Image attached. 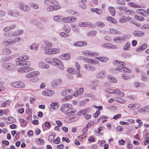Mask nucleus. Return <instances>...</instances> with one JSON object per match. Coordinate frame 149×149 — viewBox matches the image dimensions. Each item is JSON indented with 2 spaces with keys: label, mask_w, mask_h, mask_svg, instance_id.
Instances as JSON below:
<instances>
[{
  "label": "nucleus",
  "mask_w": 149,
  "mask_h": 149,
  "mask_svg": "<svg viewBox=\"0 0 149 149\" xmlns=\"http://www.w3.org/2000/svg\"><path fill=\"white\" fill-rule=\"evenodd\" d=\"M108 79L114 83H116L117 82L116 79L112 75H109L108 77Z\"/></svg>",
  "instance_id": "obj_34"
},
{
  "label": "nucleus",
  "mask_w": 149,
  "mask_h": 149,
  "mask_svg": "<svg viewBox=\"0 0 149 149\" xmlns=\"http://www.w3.org/2000/svg\"><path fill=\"white\" fill-rule=\"evenodd\" d=\"M60 35L61 36L64 37H67L69 36V34L63 32L60 33Z\"/></svg>",
  "instance_id": "obj_54"
},
{
  "label": "nucleus",
  "mask_w": 149,
  "mask_h": 149,
  "mask_svg": "<svg viewBox=\"0 0 149 149\" xmlns=\"http://www.w3.org/2000/svg\"><path fill=\"white\" fill-rule=\"evenodd\" d=\"M54 93V91L53 90H46L42 91V94L45 96H49L52 95Z\"/></svg>",
  "instance_id": "obj_11"
},
{
  "label": "nucleus",
  "mask_w": 149,
  "mask_h": 149,
  "mask_svg": "<svg viewBox=\"0 0 149 149\" xmlns=\"http://www.w3.org/2000/svg\"><path fill=\"white\" fill-rule=\"evenodd\" d=\"M53 61L54 64L59 69L63 70L64 69V66L61 62L58 60L56 58H54L53 59Z\"/></svg>",
  "instance_id": "obj_2"
},
{
  "label": "nucleus",
  "mask_w": 149,
  "mask_h": 149,
  "mask_svg": "<svg viewBox=\"0 0 149 149\" xmlns=\"http://www.w3.org/2000/svg\"><path fill=\"white\" fill-rule=\"evenodd\" d=\"M121 116V115L120 114H117L115 116H114L113 117V118L114 119L116 120L118 118H120Z\"/></svg>",
  "instance_id": "obj_62"
},
{
  "label": "nucleus",
  "mask_w": 149,
  "mask_h": 149,
  "mask_svg": "<svg viewBox=\"0 0 149 149\" xmlns=\"http://www.w3.org/2000/svg\"><path fill=\"white\" fill-rule=\"evenodd\" d=\"M116 129L117 130L118 132H121L123 130V128L121 126H118L116 128Z\"/></svg>",
  "instance_id": "obj_63"
},
{
  "label": "nucleus",
  "mask_w": 149,
  "mask_h": 149,
  "mask_svg": "<svg viewBox=\"0 0 149 149\" xmlns=\"http://www.w3.org/2000/svg\"><path fill=\"white\" fill-rule=\"evenodd\" d=\"M105 73L104 71L102 70L97 73V77L99 78H103L104 77Z\"/></svg>",
  "instance_id": "obj_21"
},
{
  "label": "nucleus",
  "mask_w": 149,
  "mask_h": 149,
  "mask_svg": "<svg viewBox=\"0 0 149 149\" xmlns=\"http://www.w3.org/2000/svg\"><path fill=\"white\" fill-rule=\"evenodd\" d=\"M39 74L38 71H33L27 73L25 75V77L27 78H29L38 76Z\"/></svg>",
  "instance_id": "obj_9"
},
{
  "label": "nucleus",
  "mask_w": 149,
  "mask_h": 149,
  "mask_svg": "<svg viewBox=\"0 0 149 149\" xmlns=\"http://www.w3.org/2000/svg\"><path fill=\"white\" fill-rule=\"evenodd\" d=\"M15 42L11 39H9L7 40H5L3 42V43L5 45H10L14 44Z\"/></svg>",
  "instance_id": "obj_20"
},
{
  "label": "nucleus",
  "mask_w": 149,
  "mask_h": 149,
  "mask_svg": "<svg viewBox=\"0 0 149 149\" xmlns=\"http://www.w3.org/2000/svg\"><path fill=\"white\" fill-rule=\"evenodd\" d=\"M82 54L87 56H90L94 54V52H90L88 51H84L82 52Z\"/></svg>",
  "instance_id": "obj_24"
},
{
  "label": "nucleus",
  "mask_w": 149,
  "mask_h": 149,
  "mask_svg": "<svg viewBox=\"0 0 149 149\" xmlns=\"http://www.w3.org/2000/svg\"><path fill=\"white\" fill-rule=\"evenodd\" d=\"M11 53V50L8 48H5L3 50V54L7 55L10 54Z\"/></svg>",
  "instance_id": "obj_36"
},
{
  "label": "nucleus",
  "mask_w": 149,
  "mask_h": 149,
  "mask_svg": "<svg viewBox=\"0 0 149 149\" xmlns=\"http://www.w3.org/2000/svg\"><path fill=\"white\" fill-rule=\"evenodd\" d=\"M52 45L51 43L48 41H45L44 42V44L42 46V47L44 48V50H48L49 49V47H51Z\"/></svg>",
  "instance_id": "obj_10"
},
{
  "label": "nucleus",
  "mask_w": 149,
  "mask_h": 149,
  "mask_svg": "<svg viewBox=\"0 0 149 149\" xmlns=\"http://www.w3.org/2000/svg\"><path fill=\"white\" fill-rule=\"evenodd\" d=\"M96 25L98 26H100L101 27H103L104 26V24L102 22H98L96 23Z\"/></svg>",
  "instance_id": "obj_52"
},
{
  "label": "nucleus",
  "mask_w": 149,
  "mask_h": 149,
  "mask_svg": "<svg viewBox=\"0 0 149 149\" xmlns=\"http://www.w3.org/2000/svg\"><path fill=\"white\" fill-rule=\"evenodd\" d=\"M29 57L26 55L21 56L17 58L16 60H19L23 62V61L29 59Z\"/></svg>",
  "instance_id": "obj_18"
},
{
  "label": "nucleus",
  "mask_w": 149,
  "mask_h": 149,
  "mask_svg": "<svg viewBox=\"0 0 149 149\" xmlns=\"http://www.w3.org/2000/svg\"><path fill=\"white\" fill-rule=\"evenodd\" d=\"M67 71L69 73L73 74H75L77 71L76 70L72 68H70L67 70Z\"/></svg>",
  "instance_id": "obj_39"
},
{
  "label": "nucleus",
  "mask_w": 149,
  "mask_h": 149,
  "mask_svg": "<svg viewBox=\"0 0 149 149\" xmlns=\"http://www.w3.org/2000/svg\"><path fill=\"white\" fill-rule=\"evenodd\" d=\"M86 113V111L84 110H83L79 111L77 113L78 115L79 116H81L83 115H84Z\"/></svg>",
  "instance_id": "obj_49"
},
{
  "label": "nucleus",
  "mask_w": 149,
  "mask_h": 149,
  "mask_svg": "<svg viewBox=\"0 0 149 149\" xmlns=\"http://www.w3.org/2000/svg\"><path fill=\"white\" fill-rule=\"evenodd\" d=\"M113 41L116 42L121 43L123 42L122 37H115L113 39Z\"/></svg>",
  "instance_id": "obj_30"
},
{
  "label": "nucleus",
  "mask_w": 149,
  "mask_h": 149,
  "mask_svg": "<svg viewBox=\"0 0 149 149\" xmlns=\"http://www.w3.org/2000/svg\"><path fill=\"white\" fill-rule=\"evenodd\" d=\"M85 68L88 70L90 71H94L95 70V68L92 65L87 64L85 65Z\"/></svg>",
  "instance_id": "obj_26"
},
{
  "label": "nucleus",
  "mask_w": 149,
  "mask_h": 149,
  "mask_svg": "<svg viewBox=\"0 0 149 149\" xmlns=\"http://www.w3.org/2000/svg\"><path fill=\"white\" fill-rule=\"evenodd\" d=\"M2 67L6 69L13 70L15 68V65L10 63H5L2 64Z\"/></svg>",
  "instance_id": "obj_3"
},
{
  "label": "nucleus",
  "mask_w": 149,
  "mask_h": 149,
  "mask_svg": "<svg viewBox=\"0 0 149 149\" xmlns=\"http://www.w3.org/2000/svg\"><path fill=\"white\" fill-rule=\"evenodd\" d=\"M95 12L96 13L98 14H100L102 13V10L99 8H95Z\"/></svg>",
  "instance_id": "obj_50"
},
{
  "label": "nucleus",
  "mask_w": 149,
  "mask_h": 149,
  "mask_svg": "<svg viewBox=\"0 0 149 149\" xmlns=\"http://www.w3.org/2000/svg\"><path fill=\"white\" fill-rule=\"evenodd\" d=\"M131 19V18L129 17H123L120 19L119 22L121 23H124L128 22Z\"/></svg>",
  "instance_id": "obj_22"
},
{
  "label": "nucleus",
  "mask_w": 149,
  "mask_h": 149,
  "mask_svg": "<svg viewBox=\"0 0 149 149\" xmlns=\"http://www.w3.org/2000/svg\"><path fill=\"white\" fill-rule=\"evenodd\" d=\"M6 119L8 120V121L6 122V123L8 124L13 123L15 120V118L12 117H9Z\"/></svg>",
  "instance_id": "obj_25"
},
{
  "label": "nucleus",
  "mask_w": 149,
  "mask_h": 149,
  "mask_svg": "<svg viewBox=\"0 0 149 149\" xmlns=\"http://www.w3.org/2000/svg\"><path fill=\"white\" fill-rule=\"evenodd\" d=\"M109 9L112 16H114L115 15L116 10L112 6H110L109 7Z\"/></svg>",
  "instance_id": "obj_31"
},
{
  "label": "nucleus",
  "mask_w": 149,
  "mask_h": 149,
  "mask_svg": "<svg viewBox=\"0 0 149 149\" xmlns=\"http://www.w3.org/2000/svg\"><path fill=\"white\" fill-rule=\"evenodd\" d=\"M50 6L53 7L55 8L56 10L60 9L61 7V6H59L58 2L55 0H53Z\"/></svg>",
  "instance_id": "obj_14"
},
{
  "label": "nucleus",
  "mask_w": 149,
  "mask_h": 149,
  "mask_svg": "<svg viewBox=\"0 0 149 149\" xmlns=\"http://www.w3.org/2000/svg\"><path fill=\"white\" fill-rule=\"evenodd\" d=\"M76 112V111L74 109H72L71 110L68 109L65 111L64 112V113L68 115H70Z\"/></svg>",
  "instance_id": "obj_16"
},
{
  "label": "nucleus",
  "mask_w": 149,
  "mask_h": 149,
  "mask_svg": "<svg viewBox=\"0 0 149 149\" xmlns=\"http://www.w3.org/2000/svg\"><path fill=\"white\" fill-rule=\"evenodd\" d=\"M29 6L31 8L34 9H37L38 7V5L37 4L35 3H30Z\"/></svg>",
  "instance_id": "obj_46"
},
{
  "label": "nucleus",
  "mask_w": 149,
  "mask_h": 149,
  "mask_svg": "<svg viewBox=\"0 0 149 149\" xmlns=\"http://www.w3.org/2000/svg\"><path fill=\"white\" fill-rule=\"evenodd\" d=\"M64 29L67 33H70V27L68 25H65Z\"/></svg>",
  "instance_id": "obj_45"
},
{
  "label": "nucleus",
  "mask_w": 149,
  "mask_h": 149,
  "mask_svg": "<svg viewBox=\"0 0 149 149\" xmlns=\"http://www.w3.org/2000/svg\"><path fill=\"white\" fill-rule=\"evenodd\" d=\"M134 17L136 20L140 21H143L144 20V17L141 16H139L138 15H136Z\"/></svg>",
  "instance_id": "obj_38"
},
{
  "label": "nucleus",
  "mask_w": 149,
  "mask_h": 149,
  "mask_svg": "<svg viewBox=\"0 0 149 149\" xmlns=\"http://www.w3.org/2000/svg\"><path fill=\"white\" fill-rule=\"evenodd\" d=\"M8 13L9 15L15 17H17L19 15V12L16 10H10L8 11Z\"/></svg>",
  "instance_id": "obj_12"
},
{
  "label": "nucleus",
  "mask_w": 149,
  "mask_h": 149,
  "mask_svg": "<svg viewBox=\"0 0 149 149\" xmlns=\"http://www.w3.org/2000/svg\"><path fill=\"white\" fill-rule=\"evenodd\" d=\"M140 105L138 103L131 104L128 105V107L129 108L133 109H138L140 108Z\"/></svg>",
  "instance_id": "obj_15"
},
{
  "label": "nucleus",
  "mask_w": 149,
  "mask_h": 149,
  "mask_svg": "<svg viewBox=\"0 0 149 149\" xmlns=\"http://www.w3.org/2000/svg\"><path fill=\"white\" fill-rule=\"evenodd\" d=\"M21 126L23 127H25L26 124V121L23 119H21L20 120Z\"/></svg>",
  "instance_id": "obj_47"
},
{
  "label": "nucleus",
  "mask_w": 149,
  "mask_h": 149,
  "mask_svg": "<svg viewBox=\"0 0 149 149\" xmlns=\"http://www.w3.org/2000/svg\"><path fill=\"white\" fill-rule=\"evenodd\" d=\"M87 44V43L85 42L80 41L74 42L73 45L74 46L76 47H80L86 45Z\"/></svg>",
  "instance_id": "obj_13"
},
{
  "label": "nucleus",
  "mask_w": 149,
  "mask_h": 149,
  "mask_svg": "<svg viewBox=\"0 0 149 149\" xmlns=\"http://www.w3.org/2000/svg\"><path fill=\"white\" fill-rule=\"evenodd\" d=\"M54 136L55 135L54 134V133H51L48 137V140L50 142H52V140H53L54 139Z\"/></svg>",
  "instance_id": "obj_44"
},
{
  "label": "nucleus",
  "mask_w": 149,
  "mask_h": 149,
  "mask_svg": "<svg viewBox=\"0 0 149 149\" xmlns=\"http://www.w3.org/2000/svg\"><path fill=\"white\" fill-rule=\"evenodd\" d=\"M106 19L108 21L114 24H116V20L114 18L111 17H106Z\"/></svg>",
  "instance_id": "obj_33"
},
{
  "label": "nucleus",
  "mask_w": 149,
  "mask_h": 149,
  "mask_svg": "<svg viewBox=\"0 0 149 149\" xmlns=\"http://www.w3.org/2000/svg\"><path fill=\"white\" fill-rule=\"evenodd\" d=\"M113 63L115 65L120 67L116 68V69L120 72L128 73L131 72V70L130 69L127 67H124L125 65V62L116 60L113 61Z\"/></svg>",
  "instance_id": "obj_1"
},
{
  "label": "nucleus",
  "mask_w": 149,
  "mask_h": 149,
  "mask_svg": "<svg viewBox=\"0 0 149 149\" xmlns=\"http://www.w3.org/2000/svg\"><path fill=\"white\" fill-rule=\"evenodd\" d=\"M68 93V90L67 89H65L62 91L61 93V95L63 96H65Z\"/></svg>",
  "instance_id": "obj_60"
},
{
  "label": "nucleus",
  "mask_w": 149,
  "mask_h": 149,
  "mask_svg": "<svg viewBox=\"0 0 149 149\" xmlns=\"http://www.w3.org/2000/svg\"><path fill=\"white\" fill-rule=\"evenodd\" d=\"M56 8L52 7L51 6H49V7L47 8V10L48 11H52L56 10Z\"/></svg>",
  "instance_id": "obj_51"
},
{
  "label": "nucleus",
  "mask_w": 149,
  "mask_h": 149,
  "mask_svg": "<svg viewBox=\"0 0 149 149\" xmlns=\"http://www.w3.org/2000/svg\"><path fill=\"white\" fill-rule=\"evenodd\" d=\"M31 65L29 61H24L22 64V66H24L27 68H29V67Z\"/></svg>",
  "instance_id": "obj_43"
},
{
  "label": "nucleus",
  "mask_w": 149,
  "mask_h": 149,
  "mask_svg": "<svg viewBox=\"0 0 149 149\" xmlns=\"http://www.w3.org/2000/svg\"><path fill=\"white\" fill-rule=\"evenodd\" d=\"M136 12L144 16H145L146 14L143 10L141 9H138L136 10Z\"/></svg>",
  "instance_id": "obj_41"
},
{
  "label": "nucleus",
  "mask_w": 149,
  "mask_h": 149,
  "mask_svg": "<svg viewBox=\"0 0 149 149\" xmlns=\"http://www.w3.org/2000/svg\"><path fill=\"white\" fill-rule=\"evenodd\" d=\"M38 66L40 67L43 69H48L49 68L48 64H46L42 62H39L38 63Z\"/></svg>",
  "instance_id": "obj_19"
},
{
  "label": "nucleus",
  "mask_w": 149,
  "mask_h": 149,
  "mask_svg": "<svg viewBox=\"0 0 149 149\" xmlns=\"http://www.w3.org/2000/svg\"><path fill=\"white\" fill-rule=\"evenodd\" d=\"M61 58L63 60H68L70 58V56L68 53L63 54L62 55Z\"/></svg>",
  "instance_id": "obj_32"
},
{
  "label": "nucleus",
  "mask_w": 149,
  "mask_h": 149,
  "mask_svg": "<svg viewBox=\"0 0 149 149\" xmlns=\"http://www.w3.org/2000/svg\"><path fill=\"white\" fill-rule=\"evenodd\" d=\"M23 32L22 30H17L15 31L14 33L12 34V36H18L22 34Z\"/></svg>",
  "instance_id": "obj_28"
},
{
  "label": "nucleus",
  "mask_w": 149,
  "mask_h": 149,
  "mask_svg": "<svg viewBox=\"0 0 149 149\" xmlns=\"http://www.w3.org/2000/svg\"><path fill=\"white\" fill-rule=\"evenodd\" d=\"M59 52V49L57 48L50 49L45 51V53L46 54H54L58 53Z\"/></svg>",
  "instance_id": "obj_7"
},
{
  "label": "nucleus",
  "mask_w": 149,
  "mask_h": 149,
  "mask_svg": "<svg viewBox=\"0 0 149 149\" xmlns=\"http://www.w3.org/2000/svg\"><path fill=\"white\" fill-rule=\"evenodd\" d=\"M131 36L130 34H124L123 37H122L123 42L124 41L127 40L130 38Z\"/></svg>",
  "instance_id": "obj_29"
},
{
  "label": "nucleus",
  "mask_w": 149,
  "mask_h": 149,
  "mask_svg": "<svg viewBox=\"0 0 149 149\" xmlns=\"http://www.w3.org/2000/svg\"><path fill=\"white\" fill-rule=\"evenodd\" d=\"M62 106L64 107L65 109H66V111L68 109H70L72 107V105L68 104H64Z\"/></svg>",
  "instance_id": "obj_40"
},
{
  "label": "nucleus",
  "mask_w": 149,
  "mask_h": 149,
  "mask_svg": "<svg viewBox=\"0 0 149 149\" xmlns=\"http://www.w3.org/2000/svg\"><path fill=\"white\" fill-rule=\"evenodd\" d=\"M75 65L76 66V68L77 69V72L79 71L80 70V67L79 64L78 63L76 62L75 63Z\"/></svg>",
  "instance_id": "obj_61"
},
{
  "label": "nucleus",
  "mask_w": 149,
  "mask_h": 149,
  "mask_svg": "<svg viewBox=\"0 0 149 149\" xmlns=\"http://www.w3.org/2000/svg\"><path fill=\"white\" fill-rule=\"evenodd\" d=\"M17 59V58H16L15 59V61L16 62V65H19L22 66V64L23 63H21L22 62H21V61H19V60H16Z\"/></svg>",
  "instance_id": "obj_59"
},
{
  "label": "nucleus",
  "mask_w": 149,
  "mask_h": 149,
  "mask_svg": "<svg viewBox=\"0 0 149 149\" xmlns=\"http://www.w3.org/2000/svg\"><path fill=\"white\" fill-rule=\"evenodd\" d=\"M130 45V43L129 42H127L125 45V46H124L123 49L125 50H127L128 49L129 46Z\"/></svg>",
  "instance_id": "obj_58"
},
{
  "label": "nucleus",
  "mask_w": 149,
  "mask_h": 149,
  "mask_svg": "<svg viewBox=\"0 0 149 149\" xmlns=\"http://www.w3.org/2000/svg\"><path fill=\"white\" fill-rule=\"evenodd\" d=\"M53 1V0H46L44 1L45 4L46 5L50 6L52 2Z\"/></svg>",
  "instance_id": "obj_48"
},
{
  "label": "nucleus",
  "mask_w": 149,
  "mask_h": 149,
  "mask_svg": "<svg viewBox=\"0 0 149 149\" xmlns=\"http://www.w3.org/2000/svg\"><path fill=\"white\" fill-rule=\"evenodd\" d=\"M97 33V32L95 31H91L88 32L87 35L88 36H93L96 35Z\"/></svg>",
  "instance_id": "obj_37"
},
{
  "label": "nucleus",
  "mask_w": 149,
  "mask_h": 149,
  "mask_svg": "<svg viewBox=\"0 0 149 149\" xmlns=\"http://www.w3.org/2000/svg\"><path fill=\"white\" fill-rule=\"evenodd\" d=\"M149 143V137H147L145 139L144 141V144H147Z\"/></svg>",
  "instance_id": "obj_64"
},
{
  "label": "nucleus",
  "mask_w": 149,
  "mask_h": 149,
  "mask_svg": "<svg viewBox=\"0 0 149 149\" xmlns=\"http://www.w3.org/2000/svg\"><path fill=\"white\" fill-rule=\"evenodd\" d=\"M38 44H33L30 47V49L32 50L36 49L37 50L38 47Z\"/></svg>",
  "instance_id": "obj_35"
},
{
  "label": "nucleus",
  "mask_w": 149,
  "mask_h": 149,
  "mask_svg": "<svg viewBox=\"0 0 149 149\" xmlns=\"http://www.w3.org/2000/svg\"><path fill=\"white\" fill-rule=\"evenodd\" d=\"M77 19V18L74 17H65L63 19L62 21L63 22H74Z\"/></svg>",
  "instance_id": "obj_8"
},
{
  "label": "nucleus",
  "mask_w": 149,
  "mask_h": 149,
  "mask_svg": "<svg viewBox=\"0 0 149 149\" xmlns=\"http://www.w3.org/2000/svg\"><path fill=\"white\" fill-rule=\"evenodd\" d=\"M19 7L21 10L24 11H28L30 9L29 7L22 2L19 3Z\"/></svg>",
  "instance_id": "obj_6"
},
{
  "label": "nucleus",
  "mask_w": 149,
  "mask_h": 149,
  "mask_svg": "<svg viewBox=\"0 0 149 149\" xmlns=\"http://www.w3.org/2000/svg\"><path fill=\"white\" fill-rule=\"evenodd\" d=\"M92 23L90 22H81L79 23L78 25L79 26L82 27H85L87 26V25H92Z\"/></svg>",
  "instance_id": "obj_27"
},
{
  "label": "nucleus",
  "mask_w": 149,
  "mask_h": 149,
  "mask_svg": "<svg viewBox=\"0 0 149 149\" xmlns=\"http://www.w3.org/2000/svg\"><path fill=\"white\" fill-rule=\"evenodd\" d=\"M32 70L33 69L31 68H27L23 66L19 67L18 69V72L21 73L27 72Z\"/></svg>",
  "instance_id": "obj_4"
},
{
  "label": "nucleus",
  "mask_w": 149,
  "mask_h": 149,
  "mask_svg": "<svg viewBox=\"0 0 149 149\" xmlns=\"http://www.w3.org/2000/svg\"><path fill=\"white\" fill-rule=\"evenodd\" d=\"M12 86L16 88H22L24 87L25 85L22 82H16L11 84Z\"/></svg>",
  "instance_id": "obj_5"
},
{
  "label": "nucleus",
  "mask_w": 149,
  "mask_h": 149,
  "mask_svg": "<svg viewBox=\"0 0 149 149\" xmlns=\"http://www.w3.org/2000/svg\"><path fill=\"white\" fill-rule=\"evenodd\" d=\"M103 47H104L107 48H111L115 49L116 48V46L113 45L112 44L110 43H106L102 45Z\"/></svg>",
  "instance_id": "obj_17"
},
{
  "label": "nucleus",
  "mask_w": 149,
  "mask_h": 149,
  "mask_svg": "<svg viewBox=\"0 0 149 149\" xmlns=\"http://www.w3.org/2000/svg\"><path fill=\"white\" fill-rule=\"evenodd\" d=\"M96 59L99 60L100 61L102 62H106L108 60L107 58L103 57H98Z\"/></svg>",
  "instance_id": "obj_42"
},
{
  "label": "nucleus",
  "mask_w": 149,
  "mask_h": 149,
  "mask_svg": "<svg viewBox=\"0 0 149 149\" xmlns=\"http://www.w3.org/2000/svg\"><path fill=\"white\" fill-rule=\"evenodd\" d=\"M149 110V106H146L144 107L143 108L141 109V111H148V110Z\"/></svg>",
  "instance_id": "obj_57"
},
{
  "label": "nucleus",
  "mask_w": 149,
  "mask_h": 149,
  "mask_svg": "<svg viewBox=\"0 0 149 149\" xmlns=\"http://www.w3.org/2000/svg\"><path fill=\"white\" fill-rule=\"evenodd\" d=\"M110 33L113 34H116L118 33V31L113 29H111L110 30Z\"/></svg>",
  "instance_id": "obj_55"
},
{
  "label": "nucleus",
  "mask_w": 149,
  "mask_h": 149,
  "mask_svg": "<svg viewBox=\"0 0 149 149\" xmlns=\"http://www.w3.org/2000/svg\"><path fill=\"white\" fill-rule=\"evenodd\" d=\"M72 95H71V96H67L65 97H64L63 99H62L61 101H63V102L64 101H67V100H68L70 99L72 97Z\"/></svg>",
  "instance_id": "obj_53"
},
{
  "label": "nucleus",
  "mask_w": 149,
  "mask_h": 149,
  "mask_svg": "<svg viewBox=\"0 0 149 149\" xmlns=\"http://www.w3.org/2000/svg\"><path fill=\"white\" fill-rule=\"evenodd\" d=\"M133 34L135 36L141 37L144 35V33L141 31H135L133 32Z\"/></svg>",
  "instance_id": "obj_23"
},
{
  "label": "nucleus",
  "mask_w": 149,
  "mask_h": 149,
  "mask_svg": "<svg viewBox=\"0 0 149 149\" xmlns=\"http://www.w3.org/2000/svg\"><path fill=\"white\" fill-rule=\"evenodd\" d=\"M105 91L106 92L110 93L111 94L113 93V90L112 89L110 88H107L105 90Z\"/></svg>",
  "instance_id": "obj_56"
}]
</instances>
